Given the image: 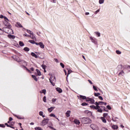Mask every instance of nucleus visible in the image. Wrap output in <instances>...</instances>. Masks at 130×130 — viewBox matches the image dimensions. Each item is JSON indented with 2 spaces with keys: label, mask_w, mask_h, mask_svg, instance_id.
<instances>
[{
  "label": "nucleus",
  "mask_w": 130,
  "mask_h": 130,
  "mask_svg": "<svg viewBox=\"0 0 130 130\" xmlns=\"http://www.w3.org/2000/svg\"><path fill=\"white\" fill-rule=\"evenodd\" d=\"M81 122L84 124H89V123H92V120L88 117H83L81 118Z\"/></svg>",
  "instance_id": "1"
},
{
  "label": "nucleus",
  "mask_w": 130,
  "mask_h": 130,
  "mask_svg": "<svg viewBox=\"0 0 130 130\" xmlns=\"http://www.w3.org/2000/svg\"><path fill=\"white\" fill-rule=\"evenodd\" d=\"M4 31L6 33H10L9 31H13V29L9 27H3V29L0 28V35H3Z\"/></svg>",
  "instance_id": "2"
},
{
  "label": "nucleus",
  "mask_w": 130,
  "mask_h": 130,
  "mask_svg": "<svg viewBox=\"0 0 130 130\" xmlns=\"http://www.w3.org/2000/svg\"><path fill=\"white\" fill-rule=\"evenodd\" d=\"M50 83H51L52 86H55V82H56V79L55 76L51 75L49 79Z\"/></svg>",
  "instance_id": "3"
},
{
  "label": "nucleus",
  "mask_w": 130,
  "mask_h": 130,
  "mask_svg": "<svg viewBox=\"0 0 130 130\" xmlns=\"http://www.w3.org/2000/svg\"><path fill=\"white\" fill-rule=\"evenodd\" d=\"M48 121H49V118H44L41 123V125L42 126L46 125L48 123Z\"/></svg>",
  "instance_id": "4"
},
{
  "label": "nucleus",
  "mask_w": 130,
  "mask_h": 130,
  "mask_svg": "<svg viewBox=\"0 0 130 130\" xmlns=\"http://www.w3.org/2000/svg\"><path fill=\"white\" fill-rule=\"evenodd\" d=\"M99 103L98 102H95V105H96V110H98V112H100V113H102L103 112V110H102V108L100 106H99Z\"/></svg>",
  "instance_id": "5"
},
{
  "label": "nucleus",
  "mask_w": 130,
  "mask_h": 130,
  "mask_svg": "<svg viewBox=\"0 0 130 130\" xmlns=\"http://www.w3.org/2000/svg\"><path fill=\"white\" fill-rule=\"evenodd\" d=\"M90 127L93 130H99V128L98 127V126L94 124H90Z\"/></svg>",
  "instance_id": "6"
},
{
  "label": "nucleus",
  "mask_w": 130,
  "mask_h": 130,
  "mask_svg": "<svg viewBox=\"0 0 130 130\" xmlns=\"http://www.w3.org/2000/svg\"><path fill=\"white\" fill-rule=\"evenodd\" d=\"M86 101L90 103L91 104H94L95 103V101L93 99L87 98L86 99Z\"/></svg>",
  "instance_id": "7"
},
{
  "label": "nucleus",
  "mask_w": 130,
  "mask_h": 130,
  "mask_svg": "<svg viewBox=\"0 0 130 130\" xmlns=\"http://www.w3.org/2000/svg\"><path fill=\"white\" fill-rule=\"evenodd\" d=\"M9 22H10V20L9 21H4V25H5V26H6V27H9V28H12V25H11V24H10V23H9Z\"/></svg>",
  "instance_id": "8"
},
{
  "label": "nucleus",
  "mask_w": 130,
  "mask_h": 130,
  "mask_svg": "<svg viewBox=\"0 0 130 130\" xmlns=\"http://www.w3.org/2000/svg\"><path fill=\"white\" fill-rule=\"evenodd\" d=\"M74 123H75V124H77V125H80V124H81V122H80V120L75 119L74 120Z\"/></svg>",
  "instance_id": "9"
},
{
  "label": "nucleus",
  "mask_w": 130,
  "mask_h": 130,
  "mask_svg": "<svg viewBox=\"0 0 130 130\" xmlns=\"http://www.w3.org/2000/svg\"><path fill=\"white\" fill-rule=\"evenodd\" d=\"M15 26L19 28H23V26H22V24L20 22H16Z\"/></svg>",
  "instance_id": "10"
},
{
  "label": "nucleus",
  "mask_w": 130,
  "mask_h": 130,
  "mask_svg": "<svg viewBox=\"0 0 130 130\" xmlns=\"http://www.w3.org/2000/svg\"><path fill=\"white\" fill-rule=\"evenodd\" d=\"M66 115L67 117H70V116H71V111H67V112L66 113Z\"/></svg>",
  "instance_id": "11"
},
{
  "label": "nucleus",
  "mask_w": 130,
  "mask_h": 130,
  "mask_svg": "<svg viewBox=\"0 0 130 130\" xmlns=\"http://www.w3.org/2000/svg\"><path fill=\"white\" fill-rule=\"evenodd\" d=\"M54 108H55V107H52L49 108H48V111L49 112H52L53 111V110L54 109Z\"/></svg>",
  "instance_id": "12"
},
{
  "label": "nucleus",
  "mask_w": 130,
  "mask_h": 130,
  "mask_svg": "<svg viewBox=\"0 0 130 130\" xmlns=\"http://www.w3.org/2000/svg\"><path fill=\"white\" fill-rule=\"evenodd\" d=\"M90 39L91 41V42H93V43H96V39L92 37H90Z\"/></svg>",
  "instance_id": "13"
},
{
  "label": "nucleus",
  "mask_w": 130,
  "mask_h": 130,
  "mask_svg": "<svg viewBox=\"0 0 130 130\" xmlns=\"http://www.w3.org/2000/svg\"><path fill=\"white\" fill-rule=\"evenodd\" d=\"M39 45L40 46V47H41V48H44V44H43V43L41 42L39 43Z\"/></svg>",
  "instance_id": "14"
},
{
  "label": "nucleus",
  "mask_w": 130,
  "mask_h": 130,
  "mask_svg": "<svg viewBox=\"0 0 130 130\" xmlns=\"http://www.w3.org/2000/svg\"><path fill=\"white\" fill-rule=\"evenodd\" d=\"M56 90L57 92H58L59 93H61L62 92V89H61L59 87H57L56 88Z\"/></svg>",
  "instance_id": "15"
},
{
  "label": "nucleus",
  "mask_w": 130,
  "mask_h": 130,
  "mask_svg": "<svg viewBox=\"0 0 130 130\" xmlns=\"http://www.w3.org/2000/svg\"><path fill=\"white\" fill-rule=\"evenodd\" d=\"M98 103L99 104V105H103V104L104 105H105V106L107 105V103H104L103 102H98Z\"/></svg>",
  "instance_id": "16"
},
{
  "label": "nucleus",
  "mask_w": 130,
  "mask_h": 130,
  "mask_svg": "<svg viewBox=\"0 0 130 130\" xmlns=\"http://www.w3.org/2000/svg\"><path fill=\"white\" fill-rule=\"evenodd\" d=\"M8 37L10 39H15V36H13L12 35H8Z\"/></svg>",
  "instance_id": "17"
},
{
  "label": "nucleus",
  "mask_w": 130,
  "mask_h": 130,
  "mask_svg": "<svg viewBox=\"0 0 130 130\" xmlns=\"http://www.w3.org/2000/svg\"><path fill=\"white\" fill-rule=\"evenodd\" d=\"M31 55L32 56H34V57H35V58H38V56H37V55H36V54H35V53H34V52H32L31 53Z\"/></svg>",
  "instance_id": "18"
},
{
  "label": "nucleus",
  "mask_w": 130,
  "mask_h": 130,
  "mask_svg": "<svg viewBox=\"0 0 130 130\" xmlns=\"http://www.w3.org/2000/svg\"><path fill=\"white\" fill-rule=\"evenodd\" d=\"M40 93H41V94H44V95L46 94V89H43L42 90L40 91Z\"/></svg>",
  "instance_id": "19"
},
{
  "label": "nucleus",
  "mask_w": 130,
  "mask_h": 130,
  "mask_svg": "<svg viewBox=\"0 0 130 130\" xmlns=\"http://www.w3.org/2000/svg\"><path fill=\"white\" fill-rule=\"evenodd\" d=\"M101 119L102 120L104 123H106V119L105 117H101Z\"/></svg>",
  "instance_id": "20"
},
{
  "label": "nucleus",
  "mask_w": 130,
  "mask_h": 130,
  "mask_svg": "<svg viewBox=\"0 0 130 130\" xmlns=\"http://www.w3.org/2000/svg\"><path fill=\"white\" fill-rule=\"evenodd\" d=\"M50 116H51V117H55V118H56V119H57L58 120H59L57 117H56V116H55V115H54V114H51L50 115Z\"/></svg>",
  "instance_id": "21"
},
{
  "label": "nucleus",
  "mask_w": 130,
  "mask_h": 130,
  "mask_svg": "<svg viewBox=\"0 0 130 130\" xmlns=\"http://www.w3.org/2000/svg\"><path fill=\"white\" fill-rule=\"evenodd\" d=\"M32 78L36 81V82H37L38 81V79H37V77L35 75H32Z\"/></svg>",
  "instance_id": "22"
},
{
  "label": "nucleus",
  "mask_w": 130,
  "mask_h": 130,
  "mask_svg": "<svg viewBox=\"0 0 130 130\" xmlns=\"http://www.w3.org/2000/svg\"><path fill=\"white\" fill-rule=\"evenodd\" d=\"M112 127L113 128V129H117L118 128V126L115 125H112Z\"/></svg>",
  "instance_id": "23"
},
{
  "label": "nucleus",
  "mask_w": 130,
  "mask_h": 130,
  "mask_svg": "<svg viewBox=\"0 0 130 130\" xmlns=\"http://www.w3.org/2000/svg\"><path fill=\"white\" fill-rule=\"evenodd\" d=\"M80 98H82V99H83V100H86V101H87V98L84 95H80Z\"/></svg>",
  "instance_id": "24"
},
{
  "label": "nucleus",
  "mask_w": 130,
  "mask_h": 130,
  "mask_svg": "<svg viewBox=\"0 0 130 130\" xmlns=\"http://www.w3.org/2000/svg\"><path fill=\"white\" fill-rule=\"evenodd\" d=\"M29 37H30V38H31V39H33L34 40H36V38L35 37V36H34V35H31V36H29Z\"/></svg>",
  "instance_id": "25"
},
{
  "label": "nucleus",
  "mask_w": 130,
  "mask_h": 130,
  "mask_svg": "<svg viewBox=\"0 0 130 130\" xmlns=\"http://www.w3.org/2000/svg\"><path fill=\"white\" fill-rule=\"evenodd\" d=\"M36 72L38 73V76H41V72L38 69H36Z\"/></svg>",
  "instance_id": "26"
},
{
  "label": "nucleus",
  "mask_w": 130,
  "mask_h": 130,
  "mask_svg": "<svg viewBox=\"0 0 130 130\" xmlns=\"http://www.w3.org/2000/svg\"><path fill=\"white\" fill-rule=\"evenodd\" d=\"M28 42H29V43H31V44H35V41L34 40H28Z\"/></svg>",
  "instance_id": "27"
},
{
  "label": "nucleus",
  "mask_w": 130,
  "mask_h": 130,
  "mask_svg": "<svg viewBox=\"0 0 130 130\" xmlns=\"http://www.w3.org/2000/svg\"><path fill=\"white\" fill-rule=\"evenodd\" d=\"M19 44L20 46H24V43H23V42H21V41H20L19 42Z\"/></svg>",
  "instance_id": "28"
},
{
  "label": "nucleus",
  "mask_w": 130,
  "mask_h": 130,
  "mask_svg": "<svg viewBox=\"0 0 130 130\" xmlns=\"http://www.w3.org/2000/svg\"><path fill=\"white\" fill-rule=\"evenodd\" d=\"M119 75L121 76H123L124 75V72L123 71H121L119 73Z\"/></svg>",
  "instance_id": "29"
},
{
  "label": "nucleus",
  "mask_w": 130,
  "mask_h": 130,
  "mask_svg": "<svg viewBox=\"0 0 130 130\" xmlns=\"http://www.w3.org/2000/svg\"><path fill=\"white\" fill-rule=\"evenodd\" d=\"M95 34L98 36V37H100L101 34H100V32L96 31L95 32Z\"/></svg>",
  "instance_id": "30"
},
{
  "label": "nucleus",
  "mask_w": 130,
  "mask_h": 130,
  "mask_svg": "<svg viewBox=\"0 0 130 130\" xmlns=\"http://www.w3.org/2000/svg\"><path fill=\"white\" fill-rule=\"evenodd\" d=\"M90 107L91 108H93V109H97V105H96V106L93 105V106H91Z\"/></svg>",
  "instance_id": "31"
},
{
  "label": "nucleus",
  "mask_w": 130,
  "mask_h": 130,
  "mask_svg": "<svg viewBox=\"0 0 130 130\" xmlns=\"http://www.w3.org/2000/svg\"><path fill=\"white\" fill-rule=\"evenodd\" d=\"M24 50L25 51H29V50H30V49H29V48H28V47H25V48H24Z\"/></svg>",
  "instance_id": "32"
},
{
  "label": "nucleus",
  "mask_w": 130,
  "mask_h": 130,
  "mask_svg": "<svg viewBox=\"0 0 130 130\" xmlns=\"http://www.w3.org/2000/svg\"><path fill=\"white\" fill-rule=\"evenodd\" d=\"M104 1L105 0H99V4L100 5L104 4Z\"/></svg>",
  "instance_id": "33"
},
{
  "label": "nucleus",
  "mask_w": 130,
  "mask_h": 130,
  "mask_svg": "<svg viewBox=\"0 0 130 130\" xmlns=\"http://www.w3.org/2000/svg\"><path fill=\"white\" fill-rule=\"evenodd\" d=\"M72 72H73V71H72L71 70H68V73L67 77H69V75H70V74H71Z\"/></svg>",
  "instance_id": "34"
},
{
  "label": "nucleus",
  "mask_w": 130,
  "mask_h": 130,
  "mask_svg": "<svg viewBox=\"0 0 130 130\" xmlns=\"http://www.w3.org/2000/svg\"><path fill=\"white\" fill-rule=\"evenodd\" d=\"M100 95V93H99V92H98V93H94V96H95L96 97L99 96Z\"/></svg>",
  "instance_id": "35"
},
{
  "label": "nucleus",
  "mask_w": 130,
  "mask_h": 130,
  "mask_svg": "<svg viewBox=\"0 0 130 130\" xmlns=\"http://www.w3.org/2000/svg\"><path fill=\"white\" fill-rule=\"evenodd\" d=\"M93 89L94 91H96V92L98 91V89H97V88H96V86H95V85L93 86Z\"/></svg>",
  "instance_id": "36"
},
{
  "label": "nucleus",
  "mask_w": 130,
  "mask_h": 130,
  "mask_svg": "<svg viewBox=\"0 0 130 130\" xmlns=\"http://www.w3.org/2000/svg\"><path fill=\"white\" fill-rule=\"evenodd\" d=\"M116 53H117V54H121V52H120L119 50H116Z\"/></svg>",
  "instance_id": "37"
},
{
  "label": "nucleus",
  "mask_w": 130,
  "mask_h": 130,
  "mask_svg": "<svg viewBox=\"0 0 130 130\" xmlns=\"http://www.w3.org/2000/svg\"><path fill=\"white\" fill-rule=\"evenodd\" d=\"M42 69H43V70H46V66H45V64H42Z\"/></svg>",
  "instance_id": "38"
},
{
  "label": "nucleus",
  "mask_w": 130,
  "mask_h": 130,
  "mask_svg": "<svg viewBox=\"0 0 130 130\" xmlns=\"http://www.w3.org/2000/svg\"><path fill=\"white\" fill-rule=\"evenodd\" d=\"M27 33L31 34V35H33V32H32L31 30H27Z\"/></svg>",
  "instance_id": "39"
},
{
  "label": "nucleus",
  "mask_w": 130,
  "mask_h": 130,
  "mask_svg": "<svg viewBox=\"0 0 130 130\" xmlns=\"http://www.w3.org/2000/svg\"><path fill=\"white\" fill-rule=\"evenodd\" d=\"M81 105L82 106H87V105H88V104L86 103H83L81 104Z\"/></svg>",
  "instance_id": "40"
},
{
  "label": "nucleus",
  "mask_w": 130,
  "mask_h": 130,
  "mask_svg": "<svg viewBox=\"0 0 130 130\" xmlns=\"http://www.w3.org/2000/svg\"><path fill=\"white\" fill-rule=\"evenodd\" d=\"M107 108H108L109 110H111V107L109 105L107 106Z\"/></svg>",
  "instance_id": "41"
},
{
  "label": "nucleus",
  "mask_w": 130,
  "mask_h": 130,
  "mask_svg": "<svg viewBox=\"0 0 130 130\" xmlns=\"http://www.w3.org/2000/svg\"><path fill=\"white\" fill-rule=\"evenodd\" d=\"M39 115H40V116H42V115H43V112L42 111L39 112Z\"/></svg>",
  "instance_id": "42"
},
{
  "label": "nucleus",
  "mask_w": 130,
  "mask_h": 130,
  "mask_svg": "<svg viewBox=\"0 0 130 130\" xmlns=\"http://www.w3.org/2000/svg\"><path fill=\"white\" fill-rule=\"evenodd\" d=\"M43 101H44V102H46V96H44Z\"/></svg>",
  "instance_id": "43"
},
{
  "label": "nucleus",
  "mask_w": 130,
  "mask_h": 130,
  "mask_svg": "<svg viewBox=\"0 0 130 130\" xmlns=\"http://www.w3.org/2000/svg\"><path fill=\"white\" fill-rule=\"evenodd\" d=\"M108 115V113H104L103 114V117L105 118L106 117V116H107Z\"/></svg>",
  "instance_id": "44"
},
{
  "label": "nucleus",
  "mask_w": 130,
  "mask_h": 130,
  "mask_svg": "<svg viewBox=\"0 0 130 130\" xmlns=\"http://www.w3.org/2000/svg\"><path fill=\"white\" fill-rule=\"evenodd\" d=\"M60 65L61 66V67L62 68V69H63L64 68V64H63V63H60Z\"/></svg>",
  "instance_id": "45"
},
{
  "label": "nucleus",
  "mask_w": 130,
  "mask_h": 130,
  "mask_svg": "<svg viewBox=\"0 0 130 130\" xmlns=\"http://www.w3.org/2000/svg\"><path fill=\"white\" fill-rule=\"evenodd\" d=\"M99 12H100V10L98 9V10H96V11L94 12V14H95V15H96V14H97L98 13H99Z\"/></svg>",
  "instance_id": "46"
},
{
  "label": "nucleus",
  "mask_w": 130,
  "mask_h": 130,
  "mask_svg": "<svg viewBox=\"0 0 130 130\" xmlns=\"http://www.w3.org/2000/svg\"><path fill=\"white\" fill-rule=\"evenodd\" d=\"M4 19L5 20V21H9V19L6 16H4Z\"/></svg>",
  "instance_id": "47"
},
{
  "label": "nucleus",
  "mask_w": 130,
  "mask_h": 130,
  "mask_svg": "<svg viewBox=\"0 0 130 130\" xmlns=\"http://www.w3.org/2000/svg\"><path fill=\"white\" fill-rule=\"evenodd\" d=\"M48 127H49V128H51V129L55 130V129L54 128H53V127H52V126H48Z\"/></svg>",
  "instance_id": "48"
},
{
  "label": "nucleus",
  "mask_w": 130,
  "mask_h": 130,
  "mask_svg": "<svg viewBox=\"0 0 130 130\" xmlns=\"http://www.w3.org/2000/svg\"><path fill=\"white\" fill-rule=\"evenodd\" d=\"M99 99H100V100H103V98H102V96H99Z\"/></svg>",
  "instance_id": "49"
},
{
  "label": "nucleus",
  "mask_w": 130,
  "mask_h": 130,
  "mask_svg": "<svg viewBox=\"0 0 130 130\" xmlns=\"http://www.w3.org/2000/svg\"><path fill=\"white\" fill-rule=\"evenodd\" d=\"M101 108H102L103 109H104L105 111H107L105 110V107H104V106H101Z\"/></svg>",
  "instance_id": "50"
},
{
  "label": "nucleus",
  "mask_w": 130,
  "mask_h": 130,
  "mask_svg": "<svg viewBox=\"0 0 130 130\" xmlns=\"http://www.w3.org/2000/svg\"><path fill=\"white\" fill-rule=\"evenodd\" d=\"M52 102H55V101H56V99H52Z\"/></svg>",
  "instance_id": "51"
},
{
  "label": "nucleus",
  "mask_w": 130,
  "mask_h": 130,
  "mask_svg": "<svg viewBox=\"0 0 130 130\" xmlns=\"http://www.w3.org/2000/svg\"><path fill=\"white\" fill-rule=\"evenodd\" d=\"M88 81L89 83L91 84V85H92L93 84V83L92 82V81L91 80H88Z\"/></svg>",
  "instance_id": "52"
},
{
  "label": "nucleus",
  "mask_w": 130,
  "mask_h": 130,
  "mask_svg": "<svg viewBox=\"0 0 130 130\" xmlns=\"http://www.w3.org/2000/svg\"><path fill=\"white\" fill-rule=\"evenodd\" d=\"M0 18H1V19H3V18H5V16H4V15H0Z\"/></svg>",
  "instance_id": "53"
},
{
  "label": "nucleus",
  "mask_w": 130,
  "mask_h": 130,
  "mask_svg": "<svg viewBox=\"0 0 130 130\" xmlns=\"http://www.w3.org/2000/svg\"><path fill=\"white\" fill-rule=\"evenodd\" d=\"M24 36H25L26 37H30V36L27 35V34H25V35H23Z\"/></svg>",
  "instance_id": "54"
},
{
  "label": "nucleus",
  "mask_w": 130,
  "mask_h": 130,
  "mask_svg": "<svg viewBox=\"0 0 130 130\" xmlns=\"http://www.w3.org/2000/svg\"><path fill=\"white\" fill-rule=\"evenodd\" d=\"M5 125H6L7 126H8V127H10V125H9V124H8V123H5Z\"/></svg>",
  "instance_id": "55"
},
{
  "label": "nucleus",
  "mask_w": 130,
  "mask_h": 130,
  "mask_svg": "<svg viewBox=\"0 0 130 130\" xmlns=\"http://www.w3.org/2000/svg\"><path fill=\"white\" fill-rule=\"evenodd\" d=\"M51 2L52 3H56V0H51Z\"/></svg>",
  "instance_id": "56"
},
{
  "label": "nucleus",
  "mask_w": 130,
  "mask_h": 130,
  "mask_svg": "<svg viewBox=\"0 0 130 130\" xmlns=\"http://www.w3.org/2000/svg\"><path fill=\"white\" fill-rule=\"evenodd\" d=\"M16 116L18 119H23V118H21V117H20L18 116Z\"/></svg>",
  "instance_id": "57"
},
{
  "label": "nucleus",
  "mask_w": 130,
  "mask_h": 130,
  "mask_svg": "<svg viewBox=\"0 0 130 130\" xmlns=\"http://www.w3.org/2000/svg\"><path fill=\"white\" fill-rule=\"evenodd\" d=\"M12 120H13V118L10 117L9 118V121H12Z\"/></svg>",
  "instance_id": "58"
},
{
  "label": "nucleus",
  "mask_w": 130,
  "mask_h": 130,
  "mask_svg": "<svg viewBox=\"0 0 130 130\" xmlns=\"http://www.w3.org/2000/svg\"><path fill=\"white\" fill-rule=\"evenodd\" d=\"M54 60L56 62H58V60L57 59H54Z\"/></svg>",
  "instance_id": "59"
},
{
  "label": "nucleus",
  "mask_w": 130,
  "mask_h": 130,
  "mask_svg": "<svg viewBox=\"0 0 130 130\" xmlns=\"http://www.w3.org/2000/svg\"><path fill=\"white\" fill-rule=\"evenodd\" d=\"M87 112H88V113H89V114H92V113H91V112L89 111H87Z\"/></svg>",
  "instance_id": "60"
},
{
  "label": "nucleus",
  "mask_w": 130,
  "mask_h": 130,
  "mask_svg": "<svg viewBox=\"0 0 130 130\" xmlns=\"http://www.w3.org/2000/svg\"><path fill=\"white\" fill-rule=\"evenodd\" d=\"M30 125H34V123L31 122V123H30Z\"/></svg>",
  "instance_id": "61"
},
{
  "label": "nucleus",
  "mask_w": 130,
  "mask_h": 130,
  "mask_svg": "<svg viewBox=\"0 0 130 130\" xmlns=\"http://www.w3.org/2000/svg\"><path fill=\"white\" fill-rule=\"evenodd\" d=\"M89 14H90V13H89V12H86V13H85V15H89Z\"/></svg>",
  "instance_id": "62"
},
{
  "label": "nucleus",
  "mask_w": 130,
  "mask_h": 130,
  "mask_svg": "<svg viewBox=\"0 0 130 130\" xmlns=\"http://www.w3.org/2000/svg\"><path fill=\"white\" fill-rule=\"evenodd\" d=\"M30 70H31L32 71H34V68H30Z\"/></svg>",
  "instance_id": "63"
},
{
  "label": "nucleus",
  "mask_w": 130,
  "mask_h": 130,
  "mask_svg": "<svg viewBox=\"0 0 130 130\" xmlns=\"http://www.w3.org/2000/svg\"><path fill=\"white\" fill-rule=\"evenodd\" d=\"M24 63L25 66H27V63L26 62V61H24Z\"/></svg>",
  "instance_id": "64"
}]
</instances>
